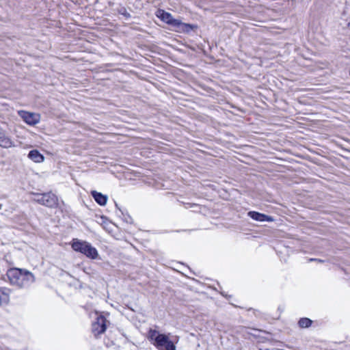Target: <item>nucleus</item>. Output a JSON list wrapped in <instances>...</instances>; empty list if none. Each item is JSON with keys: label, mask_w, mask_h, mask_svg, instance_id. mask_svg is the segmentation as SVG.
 Listing matches in <instances>:
<instances>
[{"label": "nucleus", "mask_w": 350, "mask_h": 350, "mask_svg": "<svg viewBox=\"0 0 350 350\" xmlns=\"http://www.w3.org/2000/svg\"><path fill=\"white\" fill-rule=\"evenodd\" d=\"M106 319L102 316L97 318L96 321L92 324V331L95 336L104 333L106 330Z\"/></svg>", "instance_id": "nucleus-6"}, {"label": "nucleus", "mask_w": 350, "mask_h": 350, "mask_svg": "<svg viewBox=\"0 0 350 350\" xmlns=\"http://www.w3.org/2000/svg\"><path fill=\"white\" fill-rule=\"evenodd\" d=\"M71 245L72 248L75 251L81 252L89 258L96 259L98 257V252L97 250L87 241L74 239L72 241Z\"/></svg>", "instance_id": "nucleus-3"}, {"label": "nucleus", "mask_w": 350, "mask_h": 350, "mask_svg": "<svg viewBox=\"0 0 350 350\" xmlns=\"http://www.w3.org/2000/svg\"><path fill=\"white\" fill-rule=\"evenodd\" d=\"M27 157L30 160L35 163H42L44 160V156L37 150H31Z\"/></svg>", "instance_id": "nucleus-10"}, {"label": "nucleus", "mask_w": 350, "mask_h": 350, "mask_svg": "<svg viewBox=\"0 0 350 350\" xmlns=\"http://www.w3.org/2000/svg\"><path fill=\"white\" fill-rule=\"evenodd\" d=\"M156 16L163 22L170 25L174 31L178 33H189L196 28V26L182 22L180 19L174 18L172 15L163 10H158Z\"/></svg>", "instance_id": "nucleus-1"}, {"label": "nucleus", "mask_w": 350, "mask_h": 350, "mask_svg": "<svg viewBox=\"0 0 350 350\" xmlns=\"http://www.w3.org/2000/svg\"><path fill=\"white\" fill-rule=\"evenodd\" d=\"M10 300L9 292L6 288H0V306L6 305Z\"/></svg>", "instance_id": "nucleus-12"}, {"label": "nucleus", "mask_w": 350, "mask_h": 350, "mask_svg": "<svg viewBox=\"0 0 350 350\" xmlns=\"http://www.w3.org/2000/svg\"><path fill=\"white\" fill-rule=\"evenodd\" d=\"M24 280L32 282L34 281V276L31 273L23 270V281Z\"/></svg>", "instance_id": "nucleus-14"}, {"label": "nucleus", "mask_w": 350, "mask_h": 350, "mask_svg": "<svg viewBox=\"0 0 350 350\" xmlns=\"http://www.w3.org/2000/svg\"><path fill=\"white\" fill-rule=\"evenodd\" d=\"M348 27L350 29V21L348 23Z\"/></svg>", "instance_id": "nucleus-17"}, {"label": "nucleus", "mask_w": 350, "mask_h": 350, "mask_svg": "<svg viewBox=\"0 0 350 350\" xmlns=\"http://www.w3.org/2000/svg\"><path fill=\"white\" fill-rule=\"evenodd\" d=\"M248 215L253 219L259 221H273L274 220L273 217L255 211H250Z\"/></svg>", "instance_id": "nucleus-8"}, {"label": "nucleus", "mask_w": 350, "mask_h": 350, "mask_svg": "<svg viewBox=\"0 0 350 350\" xmlns=\"http://www.w3.org/2000/svg\"><path fill=\"white\" fill-rule=\"evenodd\" d=\"M309 260H310V261H313V260H314V261H317V262H323V260H319V259H313V258H310Z\"/></svg>", "instance_id": "nucleus-15"}, {"label": "nucleus", "mask_w": 350, "mask_h": 350, "mask_svg": "<svg viewBox=\"0 0 350 350\" xmlns=\"http://www.w3.org/2000/svg\"><path fill=\"white\" fill-rule=\"evenodd\" d=\"M18 113L19 114V116H22V111H18Z\"/></svg>", "instance_id": "nucleus-16"}, {"label": "nucleus", "mask_w": 350, "mask_h": 350, "mask_svg": "<svg viewBox=\"0 0 350 350\" xmlns=\"http://www.w3.org/2000/svg\"><path fill=\"white\" fill-rule=\"evenodd\" d=\"M13 145L12 140L5 135V133L0 131V146L3 148H8Z\"/></svg>", "instance_id": "nucleus-11"}, {"label": "nucleus", "mask_w": 350, "mask_h": 350, "mask_svg": "<svg viewBox=\"0 0 350 350\" xmlns=\"http://www.w3.org/2000/svg\"><path fill=\"white\" fill-rule=\"evenodd\" d=\"M311 323L312 321L308 318H302L299 321V325L303 328L308 327Z\"/></svg>", "instance_id": "nucleus-13"}, {"label": "nucleus", "mask_w": 350, "mask_h": 350, "mask_svg": "<svg viewBox=\"0 0 350 350\" xmlns=\"http://www.w3.org/2000/svg\"><path fill=\"white\" fill-rule=\"evenodd\" d=\"M34 200L49 207H55L58 204L57 197L52 193L36 194Z\"/></svg>", "instance_id": "nucleus-4"}, {"label": "nucleus", "mask_w": 350, "mask_h": 350, "mask_svg": "<svg viewBox=\"0 0 350 350\" xmlns=\"http://www.w3.org/2000/svg\"><path fill=\"white\" fill-rule=\"evenodd\" d=\"M22 270L18 268H11L7 271V277L12 285L21 288L22 285Z\"/></svg>", "instance_id": "nucleus-5"}, {"label": "nucleus", "mask_w": 350, "mask_h": 350, "mask_svg": "<svg viewBox=\"0 0 350 350\" xmlns=\"http://www.w3.org/2000/svg\"><path fill=\"white\" fill-rule=\"evenodd\" d=\"M92 197L95 201L100 206L106 205L108 200V197L106 195L98 192L96 191H92L91 192Z\"/></svg>", "instance_id": "nucleus-9"}, {"label": "nucleus", "mask_w": 350, "mask_h": 350, "mask_svg": "<svg viewBox=\"0 0 350 350\" xmlns=\"http://www.w3.org/2000/svg\"><path fill=\"white\" fill-rule=\"evenodd\" d=\"M40 120V115L37 113L23 111V121L31 126L37 124Z\"/></svg>", "instance_id": "nucleus-7"}, {"label": "nucleus", "mask_w": 350, "mask_h": 350, "mask_svg": "<svg viewBox=\"0 0 350 350\" xmlns=\"http://www.w3.org/2000/svg\"><path fill=\"white\" fill-rule=\"evenodd\" d=\"M148 339L159 350H176L174 343L167 335L160 334L155 329H149Z\"/></svg>", "instance_id": "nucleus-2"}]
</instances>
